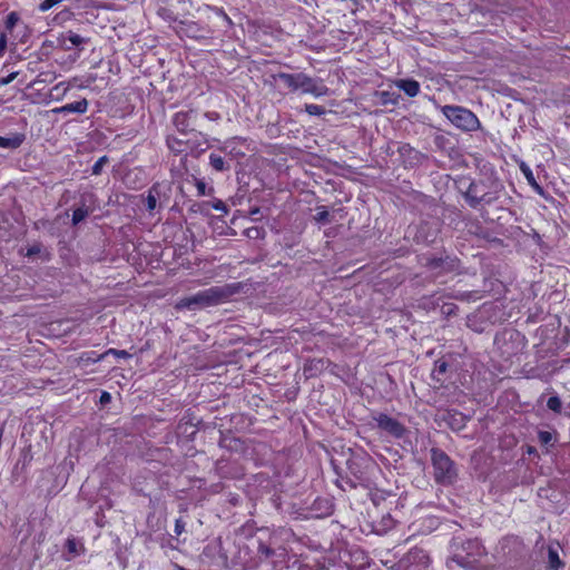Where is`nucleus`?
Returning <instances> with one entry per match:
<instances>
[{
	"mask_svg": "<svg viewBox=\"0 0 570 570\" xmlns=\"http://www.w3.org/2000/svg\"><path fill=\"white\" fill-rule=\"evenodd\" d=\"M243 288L242 283L225 284L223 286H213L200 291L191 296L181 298L176 308H187L189 311L203 309L219 305L233 295L238 294Z\"/></svg>",
	"mask_w": 570,
	"mask_h": 570,
	"instance_id": "nucleus-1",
	"label": "nucleus"
},
{
	"mask_svg": "<svg viewBox=\"0 0 570 570\" xmlns=\"http://www.w3.org/2000/svg\"><path fill=\"white\" fill-rule=\"evenodd\" d=\"M431 461L434 469V480L442 485H451L458 478L454 462L441 449L431 450Z\"/></svg>",
	"mask_w": 570,
	"mask_h": 570,
	"instance_id": "nucleus-2",
	"label": "nucleus"
},
{
	"mask_svg": "<svg viewBox=\"0 0 570 570\" xmlns=\"http://www.w3.org/2000/svg\"><path fill=\"white\" fill-rule=\"evenodd\" d=\"M441 110L451 124L462 131H474L481 126L478 117L464 107L445 105Z\"/></svg>",
	"mask_w": 570,
	"mask_h": 570,
	"instance_id": "nucleus-3",
	"label": "nucleus"
},
{
	"mask_svg": "<svg viewBox=\"0 0 570 570\" xmlns=\"http://www.w3.org/2000/svg\"><path fill=\"white\" fill-rule=\"evenodd\" d=\"M194 138L181 137H167V146L175 154H181L186 149H190L191 153L200 154L206 150V140L202 134L191 130Z\"/></svg>",
	"mask_w": 570,
	"mask_h": 570,
	"instance_id": "nucleus-4",
	"label": "nucleus"
},
{
	"mask_svg": "<svg viewBox=\"0 0 570 570\" xmlns=\"http://www.w3.org/2000/svg\"><path fill=\"white\" fill-rule=\"evenodd\" d=\"M373 420L379 429L396 439L403 438L406 432L405 426L401 422L385 413H377L373 416Z\"/></svg>",
	"mask_w": 570,
	"mask_h": 570,
	"instance_id": "nucleus-5",
	"label": "nucleus"
},
{
	"mask_svg": "<svg viewBox=\"0 0 570 570\" xmlns=\"http://www.w3.org/2000/svg\"><path fill=\"white\" fill-rule=\"evenodd\" d=\"M461 262L455 256L445 255L442 257H430L426 259L425 267L430 271L440 273H451L460 268Z\"/></svg>",
	"mask_w": 570,
	"mask_h": 570,
	"instance_id": "nucleus-6",
	"label": "nucleus"
},
{
	"mask_svg": "<svg viewBox=\"0 0 570 570\" xmlns=\"http://www.w3.org/2000/svg\"><path fill=\"white\" fill-rule=\"evenodd\" d=\"M368 462V459L365 456H352L347 459L346 465L350 474L354 478V481L351 480L352 487H356L357 483L362 484L366 481V472L364 463Z\"/></svg>",
	"mask_w": 570,
	"mask_h": 570,
	"instance_id": "nucleus-7",
	"label": "nucleus"
},
{
	"mask_svg": "<svg viewBox=\"0 0 570 570\" xmlns=\"http://www.w3.org/2000/svg\"><path fill=\"white\" fill-rule=\"evenodd\" d=\"M298 89H301L303 92L312 94L316 97L326 95L328 91L327 87L318 83L316 79H313L303 72L298 73L297 90Z\"/></svg>",
	"mask_w": 570,
	"mask_h": 570,
	"instance_id": "nucleus-8",
	"label": "nucleus"
},
{
	"mask_svg": "<svg viewBox=\"0 0 570 570\" xmlns=\"http://www.w3.org/2000/svg\"><path fill=\"white\" fill-rule=\"evenodd\" d=\"M168 199L169 196L164 190V187L159 183H155L148 190L146 198V207L148 212H153L157 207V203L161 206V199Z\"/></svg>",
	"mask_w": 570,
	"mask_h": 570,
	"instance_id": "nucleus-9",
	"label": "nucleus"
},
{
	"mask_svg": "<svg viewBox=\"0 0 570 570\" xmlns=\"http://www.w3.org/2000/svg\"><path fill=\"white\" fill-rule=\"evenodd\" d=\"M442 420L451 430L460 431L465 426L469 417L456 410H449L443 414Z\"/></svg>",
	"mask_w": 570,
	"mask_h": 570,
	"instance_id": "nucleus-10",
	"label": "nucleus"
},
{
	"mask_svg": "<svg viewBox=\"0 0 570 570\" xmlns=\"http://www.w3.org/2000/svg\"><path fill=\"white\" fill-rule=\"evenodd\" d=\"M480 195H481L480 185L476 183H471L468 187V190L464 193L463 196L470 207L478 208L479 207L478 199H479Z\"/></svg>",
	"mask_w": 570,
	"mask_h": 570,
	"instance_id": "nucleus-11",
	"label": "nucleus"
},
{
	"mask_svg": "<svg viewBox=\"0 0 570 570\" xmlns=\"http://www.w3.org/2000/svg\"><path fill=\"white\" fill-rule=\"evenodd\" d=\"M396 86L409 97H415L420 92V83L414 79H400Z\"/></svg>",
	"mask_w": 570,
	"mask_h": 570,
	"instance_id": "nucleus-12",
	"label": "nucleus"
},
{
	"mask_svg": "<svg viewBox=\"0 0 570 570\" xmlns=\"http://www.w3.org/2000/svg\"><path fill=\"white\" fill-rule=\"evenodd\" d=\"M88 109V100L86 98L75 101L71 104H67L58 109H56L57 112H77V114H85Z\"/></svg>",
	"mask_w": 570,
	"mask_h": 570,
	"instance_id": "nucleus-13",
	"label": "nucleus"
},
{
	"mask_svg": "<svg viewBox=\"0 0 570 570\" xmlns=\"http://www.w3.org/2000/svg\"><path fill=\"white\" fill-rule=\"evenodd\" d=\"M24 141L23 134H14L11 137H0V147L7 149H17Z\"/></svg>",
	"mask_w": 570,
	"mask_h": 570,
	"instance_id": "nucleus-14",
	"label": "nucleus"
},
{
	"mask_svg": "<svg viewBox=\"0 0 570 570\" xmlns=\"http://www.w3.org/2000/svg\"><path fill=\"white\" fill-rule=\"evenodd\" d=\"M274 80H282L291 90H297L298 73L278 72L272 76Z\"/></svg>",
	"mask_w": 570,
	"mask_h": 570,
	"instance_id": "nucleus-15",
	"label": "nucleus"
},
{
	"mask_svg": "<svg viewBox=\"0 0 570 570\" xmlns=\"http://www.w3.org/2000/svg\"><path fill=\"white\" fill-rule=\"evenodd\" d=\"M188 117H189V112H183V111L177 112L174 117V125L180 132V136H188V131H187Z\"/></svg>",
	"mask_w": 570,
	"mask_h": 570,
	"instance_id": "nucleus-16",
	"label": "nucleus"
},
{
	"mask_svg": "<svg viewBox=\"0 0 570 570\" xmlns=\"http://www.w3.org/2000/svg\"><path fill=\"white\" fill-rule=\"evenodd\" d=\"M548 560H549V568L552 570H559L560 568L564 567V563L559 558L558 550L552 547L548 548Z\"/></svg>",
	"mask_w": 570,
	"mask_h": 570,
	"instance_id": "nucleus-17",
	"label": "nucleus"
},
{
	"mask_svg": "<svg viewBox=\"0 0 570 570\" xmlns=\"http://www.w3.org/2000/svg\"><path fill=\"white\" fill-rule=\"evenodd\" d=\"M448 370V363L442 360H438L434 364V370L432 372V380L442 384L443 380L441 379V375H443Z\"/></svg>",
	"mask_w": 570,
	"mask_h": 570,
	"instance_id": "nucleus-18",
	"label": "nucleus"
},
{
	"mask_svg": "<svg viewBox=\"0 0 570 570\" xmlns=\"http://www.w3.org/2000/svg\"><path fill=\"white\" fill-rule=\"evenodd\" d=\"M209 164L217 171H225V170H229V168H230V166L225 163L223 157H220L219 155H216V154H212L209 156Z\"/></svg>",
	"mask_w": 570,
	"mask_h": 570,
	"instance_id": "nucleus-19",
	"label": "nucleus"
},
{
	"mask_svg": "<svg viewBox=\"0 0 570 570\" xmlns=\"http://www.w3.org/2000/svg\"><path fill=\"white\" fill-rule=\"evenodd\" d=\"M452 561H454L456 564H459L462 568L471 569L474 567L475 559L468 556L462 554H454L452 557Z\"/></svg>",
	"mask_w": 570,
	"mask_h": 570,
	"instance_id": "nucleus-20",
	"label": "nucleus"
},
{
	"mask_svg": "<svg viewBox=\"0 0 570 570\" xmlns=\"http://www.w3.org/2000/svg\"><path fill=\"white\" fill-rule=\"evenodd\" d=\"M257 553L259 559H269L273 558L276 554V551L267 546L265 542L259 541L257 547Z\"/></svg>",
	"mask_w": 570,
	"mask_h": 570,
	"instance_id": "nucleus-21",
	"label": "nucleus"
},
{
	"mask_svg": "<svg viewBox=\"0 0 570 570\" xmlns=\"http://www.w3.org/2000/svg\"><path fill=\"white\" fill-rule=\"evenodd\" d=\"M88 215H89V209H88V207L85 206V204H82V206L76 208L72 213V225L73 226L78 225L80 222L86 219V217H88Z\"/></svg>",
	"mask_w": 570,
	"mask_h": 570,
	"instance_id": "nucleus-22",
	"label": "nucleus"
},
{
	"mask_svg": "<svg viewBox=\"0 0 570 570\" xmlns=\"http://www.w3.org/2000/svg\"><path fill=\"white\" fill-rule=\"evenodd\" d=\"M265 229L263 227L253 226L244 230V235L249 239H262L265 237Z\"/></svg>",
	"mask_w": 570,
	"mask_h": 570,
	"instance_id": "nucleus-23",
	"label": "nucleus"
},
{
	"mask_svg": "<svg viewBox=\"0 0 570 570\" xmlns=\"http://www.w3.org/2000/svg\"><path fill=\"white\" fill-rule=\"evenodd\" d=\"M314 219L320 224H328L332 222L331 215L325 206L317 207V214L314 216Z\"/></svg>",
	"mask_w": 570,
	"mask_h": 570,
	"instance_id": "nucleus-24",
	"label": "nucleus"
},
{
	"mask_svg": "<svg viewBox=\"0 0 570 570\" xmlns=\"http://www.w3.org/2000/svg\"><path fill=\"white\" fill-rule=\"evenodd\" d=\"M547 406L552 412L560 414L561 410H562V402L559 396L554 395V396L549 397V400L547 402Z\"/></svg>",
	"mask_w": 570,
	"mask_h": 570,
	"instance_id": "nucleus-25",
	"label": "nucleus"
},
{
	"mask_svg": "<svg viewBox=\"0 0 570 570\" xmlns=\"http://www.w3.org/2000/svg\"><path fill=\"white\" fill-rule=\"evenodd\" d=\"M68 36V40L71 42L72 46L79 48L80 46L85 45V43H88L89 42V39L88 38H82L81 36L72 32V31H68L67 33Z\"/></svg>",
	"mask_w": 570,
	"mask_h": 570,
	"instance_id": "nucleus-26",
	"label": "nucleus"
},
{
	"mask_svg": "<svg viewBox=\"0 0 570 570\" xmlns=\"http://www.w3.org/2000/svg\"><path fill=\"white\" fill-rule=\"evenodd\" d=\"M497 199H498V191L494 190V191H489V193H482L478 200H479V205L482 203L485 205H491Z\"/></svg>",
	"mask_w": 570,
	"mask_h": 570,
	"instance_id": "nucleus-27",
	"label": "nucleus"
},
{
	"mask_svg": "<svg viewBox=\"0 0 570 570\" xmlns=\"http://www.w3.org/2000/svg\"><path fill=\"white\" fill-rule=\"evenodd\" d=\"M109 354H112V355H116L118 357H124V358H128L130 357L131 355L125 351V350H116V348H109L108 351H106L104 354H100L97 356V360H102L104 357H106L107 355Z\"/></svg>",
	"mask_w": 570,
	"mask_h": 570,
	"instance_id": "nucleus-28",
	"label": "nucleus"
},
{
	"mask_svg": "<svg viewBox=\"0 0 570 570\" xmlns=\"http://www.w3.org/2000/svg\"><path fill=\"white\" fill-rule=\"evenodd\" d=\"M19 20H20V17H19L18 12H16V11L10 12L7 16V19L4 22L6 29L8 31H12V29L14 28V26L18 23Z\"/></svg>",
	"mask_w": 570,
	"mask_h": 570,
	"instance_id": "nucleus-29",
	"label": "nucleus"
},
{
	"mask_svg": "<svg viewBox=\"0 0 570 570\" xmlns=\"http://www.w3.org/2000/svg\"><path fill=\"white\" fill-rule=\"evenodd\" d=\"M305 111L311 116H322L326 112L325 108L320 105H305Z\"/></svg>",
	"mask_w": 570,
	"mask_h": 570,
	"instance_id": "nucleus-30",
	"label": "nucleus"
},
{
	"mask_svg": "<svg viewBox=\"0 0 570 570\" xmlns=\"http://www.w3.org/2000/svg\"><path fill=\"white\" fill-rule=\"evenodd\" d=\"M521 170H522V173L524 174V176L527 177V179H528L529 184H530L531 186H533V187H535V188H538V189H539V188H540V186L537 184V181H535V179H534V176H533V174H532L531 169H530L528 166H525L524 164H522V165H521Z\"/></svg>",
	"mask_w": 570,
	"mask_h": 570,
	"instance_id": "nucleus-31",
	"label": "nucleus"
},
{
	"mask_svg": "<svg viewBox=\"0 0 570 570\" xmlns=\"http://www.w3.org/2000/svg\"><path fill=\"white\" fill-rule=\"evenodd\" d=\"M108 163V157L102 156L100 157L95 165L92 166L91 173L92 175H100L102 167Z\"/></svg>",
	"mask_w": 570,
	"mask_h": 570,
	"instance_id": "nucleus-32",
	"label": "nucleus"
},
{
	"mask_svg": "<svg viewBox=\"0 0 570 570\" xmlns=\"http://www.w3.org/2000/svg\"><path fill=\"white\" fill-rule=\"evenodd\" d=\"M43 246L40 243H36L27 249L26 256L33 257L42 252Z\"/></svg>",
	"mask_w": 570,
	"mask_h": 570,
	"instance_id": "nucleus-33",
	"label": "nucleus"
},
{
	"mask_svg": "<svg viewBox=\"0 0 570 570\" xmlns=\"http://www.w3.org/2000/svg\"><path fill=\"white\" fill-rule=\"evenodd\" d=\"M538 438L542 445H548L552 441V434L548 431H540Z\"/></svg>",
	"mask_w": 570,
	"mask_h": 570,
	"instance_id": "nucleus-34",
	"label": "nucleus"
},
{
	"mask_svg": "<svg viewBox=\"0 0 570 570\" xmlns=\"http://www.w3.org/2000/svg\"><path fill=\"white\" fill-rule=\"evenodd\" d=\"M66 548L69 553L77 554L78 553V543L76 539H68L66 542Z\"/></svg>",
	"mask_w": 570,
	"mask_h": 570,
	"instance_id": "nucleus-35",
	"label": "nucleus"
},
{
	"mask_svg": "<svg viewBox=\"0 0 570 570\" xmlns=\"http://www.w3.org/2000/svg\"><path fill=\"white\" fill-rule=\"evenodd\" d=\"M456 309H458V306L454 304H444L442 306L443 314H445L448 316L454 315L456 313Z\"/></svg>",
	"mask_w": 570,
	"mask_h": 570,
	"instance_id": "nucleus-36",
	"label": "nucleus"
},
{
	"mask_svg": "<svg viewBox=\"0 0 570 570\" xmlns=\"http://www.w3.org/2000/svg\"><path fill=\"white\" fill-rule=\"evenodd\" d=\"M7 35L6 32L0 33V57H2L7 50Z\"/></svg>",
	"mask_w": 570,
	"mask_h": 570,
	"instance_id": "nucleus-37",
	"label": "nucleus"
},
{
	"mask_svg": "<svg viewBox=\"0 0 570 570\" xmlns=\"http://www.w3.org/2000/svg\"><path fill=\"white\" fill-rule=\"evenodd\" d=\"M196 187H197V190H198V195H200V196L206 195L207 186H206L205 181L196 179Z\"/></svg>",
	"mask_w": 570,
	"mask_h": 570,
	"instance_id": "nucleus-38",
	"label": "nucleus"
},
{
	"mask_svg": "<svg viewBox=\"0 0 570 570\" xmlns=\"http://www.w3.org/2000/svg\"><path fill=\"white\" fill-rule=\"evenodd\" d=\"M213 207L216 209V210H219V212H224L226 213L227 212V206L225 205V203H223L222 200H217L216 203L213 204Z\"/></svg>",
	"mask_w": 570,
	"mask_h": 570,
	"instance_id": "nucleus-39",
	"label": "nucleus"
},
{
	"mask_svg": "<svg viewBox=\"0 0 570 570\" xmlns=\"http://www.w3.org/2000/svg\"><path fill=\"white\" fill-rule=\"evenodd\" d=\"M185 524L181 520H176L175 523V532L176 534H180L184 531Z\"/></svg>",
	"mask_w": 570,
	"mask_h": 570,
	"instance_id": "nucleus-40",
	"label": "nucleus"
},
{
	"mask_svg": "<svg viewBox=\"0 0 570 570\" xmlns=\"http://www.w3.org/2000/svg\"><path fill=\"white\" fill-rule=\"evenodd\" d=\"M111 401V395L108 392H102L100 395V403L107 404Z\"/></svg>",
	"mask_w": 570,
	"mask_h": 570,
	"instance_id": "nucleus-41",
	"label": "nucleus"
},
{
	"mask_svg": "<svg viewBox=\"0 0 570 570\" xmlns=\"http://www.w3.org/2000/svg\"><path fill=\"white\" fill-rule=\"evenodd\" d=\"M217 13L223 17V19L227 22L228 26L233 24L230 18L222 9H218Z\"/></svg>",
	"mask_w": 570,
	"mask_h": 570,
	"instance_id": "nucleus-42",
	"label": "nucleus"
},
{
	"mask_svg": "<svg viewBox=\"0 0 570 570\" xmlns=\"http://www.w3.org/2000/svg\"><path fill=\"white\" fill-rule=\"evenodd\" d=\"M232 144H233V141H227V142H225V145H224V147H223L222 149H223L224 151H227V150H228V151L232 154V153L234 151V148H232V146H230Z\"/></svg>",
	"mask_w": 570,
	"mask_h": 570,
	"instance_id": "nucleus-43",
	"label": "nucleus"
},
{
	"mask_svg": "<svg viewBox=\"0 0 570 570\" xmlns=\"http://www.w3.org/2000/svg\"><path fill=\"white\" fill-rule=\"evenodd\" d=\"M14 77H16V73L9 75L6 79L2 80V83L7 85V83L11 82L14 79Z\"/></svg>",
	"mask_w": 570,
	"mask_h": 570,
	"instance_id": "nucleus-44",
	"label": "nucleus"
},
{
	"mask_svg": "<svg viewBox=\"0 0 570 570\" xmlns=\"http://www.w3.org/2000/svg\"><path fill=\"white\" fill-rule=\"evenodd\" d=\"M527 453L528 454H538L537 449L534 446H531V445L527 446Z\"/></svg>",
	"mask_w": 570,
	"mask_h": 570,
	"instance_id": "nucleus-45",
	"label": "nucleus"
},
{
	"mask_svg": "<svg viewBox=\"0 0 570 570\" xmlns=\"http://www.w3.org/2000/svg\"><path fill=\"white\" fill-rule=\"evenodd\" d=\"M444 140H445V138H444L443 136H438V137L435 138V142H436L438 145H441Z\"/></svg>",
	"mask_w": 570,
	"mask_h": 570,
	"instance_id": "nucleus-46",
	"label": "nucleus"
},
{
	"mask_svg": "<svg viewBox=\"0 0 570 570\" xmlns=\"http://www.w3.org/2000/svg\"><path fill=\"white\" fill-rule=\"evenodd\" d=\"M258 213H259V208L258 207H256V208L250 210V215H256Z\"/></svg>",
	"mask_w": 570,
	"mask_h": 570,
	"instance_id": "nucleus-47",
	"label": "nucleus"
},
{
	"mask_svg": "<svg viewBox=\"0 0 570 570\" xmlns=\"http://www.w3.org/2000/svg\"><path fill=\"white\" fill-rule=\"evenodd\" d=\"M87 360H88V361H91V362H94V363L99 361V360H97V356H96V357H94V356H88V358H87Z\"/></svg>",
	"mask_w": 570,
	"mask_h": 570,
	"instance_id": "nucleus-48",
	"label": "nucleus"
},
{
	"mask_svg": "<svg viewBox=\"0 0 570 570\" xmlns=\"http://www.w3.org/2000/svg\"><path fill=\"white\" fill-rule=\"evenodd\" d=\"M63 13H70V12H69V10H66V11H63ZM61 14H62V12H61ZM59 16H60V13L57 17H59Z\"/></svg>",
	"mask_w": 570,
	"mask_h": 570,
	"instance_id": "nucleus-49",
	"label": "nucleus"
},
{
	"mask_svg": "<svg viewBox=\"0 0 570 570\" xmlns=\"http://www.w3.org/2000/svg\"><path fill=\"white\" fill-rule=\"evenodd\" d=\"M569 416H570V412H569Z\"/></svg>",
	"mask_w": 570,
	"mask_h": 570,
	"instance_id": "nucleus-50",
	"label": "nucleus"
}]
</instances>
